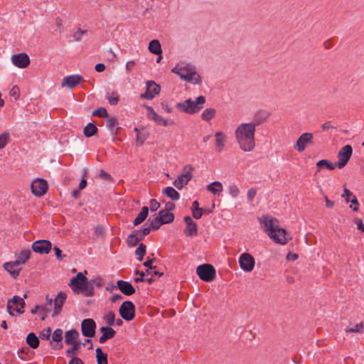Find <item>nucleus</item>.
<instances>
[{
    "instance_id": "nucleus-1",
    "label": "nucleus",
    "mask_w": 364,
    "mask_h": 364,
    "mask_svg": "<svg viewBox=\"0 0 364 364\" xmlns=\"http://www.w3.org/2000/svg\"><path fill=\"white\" fill-rule=\"evenodd\" d=\"M255 125L249 123L239 124L235 130V138L239 148L245 152L252 151L256 146Z\"/></svg>"
},
{
    "instance_id": "nucleus-2",
    "label": "nucleus",
    "mask_w": 364,
    "mask_h": 364,
    "mask_svg": "<svg viewBox=\"0 0 364 364\" xmlns=\"http://www.w3.org/2000/svg\"><path fill=\"white\" fill-rule=\"evenodd\" d=\"M259 222L263 230L276 243L285 245L291 240L287 231L279 228L278 220L276 218L269 215H262L259 218Z\"/></svg>"
},
{
    "instance_id": "nucleus-3",
    "label": "nucleus",
    "mask_w": 364,
    "mask_h": 364,
    "mask_svg": "<svg viewBox=\"0 0 364 364\" xmlns=\"http://www.w3.org/2000/svg\"><path fill=\"white\" fill-rule=\"evenodd\" d=\"M75 294H82L85 296H92L91 287L87 286V278L82 272H78L69 283Z\"/></svg>"
},
{
    "instance_id": "nucleus-4",
    "label": "nucleus",
    "mask_w": 364,
    "mask_h": 364,
    "mask_svg": "<svg viewBox=\"0 0 364 364\" xmlns=\"http://www.w3.org/2000/svg\"><path fill=\"white\" fill-rule=\"evenodd\" d=\"M205 102V97L199 96L195 101H193L189 98L186 100L184 102H178L176 107L178 110L191 114L200 111L203 108V105Z\"/></svg>"
},
{
    "instance_id": "nucleus-5",
    "label": "nucleus",
    "mask_w": 364,
    "mask_h": 364,
    "mask_svg": "<svg viewBox=\"0 0 364 364\" xmlns=\"http://www.w3.org/2000/svg\"><path fill=\"white\" fill-rule=\"evenodd\" d=\"M172 72L178 75L181 78L193 84H199L201 82L200 76L188 66L175 67Z\"/></svg>"
},
{
    "instance_id": "nucleus-6",
    "label": "nucleus",
    "mask_w": 364,
    "mask_h": 364,
    "mask_svg": "<svg viewBox=\"0 0 364 364\" xmlns=\"http://www.w3.org/2000/svg\"><path fill=\"white\" fill-rule=\"evenodd\" d=\"M26 306V302L23 298L18 296H14L7 301V311L11 316H14L13 311H15L18 314H23L24 312L23 309Z\"/></svg>"
},
{
    "instance_id": "nucleus-7",
    "label": "nucleus",
    "mask_w": 364,
    "mask_h": 364,
    "mask_svg": "<svg viewBox=\"0 0 364 364\" xmlns=\"http://www.w3.org/2000/svg\"><path fill=\"white\" fill-rule=\"evenodd\" d=\"M196 272L200 279L206 282L213 281L215 277V269L211 264H205L198 266Z\"/></svg>"
},
{
    "instance_id": "nucleus-8",
    "label": "nucleus",
    "mask_w": 364,
    "mask_h": 364,
    "mask_svg": "<svg viewBox=\"0 0 364 364\" xmlns=\"http://www.w3.org/2000/svg\"><path fill=\"white\" fill-rule=\"evenodd\" d=\"M119 313L122 318L131 321L135 316V306L130 301H126L119 307Z\"/></svg>"
},
{
    "instance_id": "nucleus-9",
    "label": "nucleus",
    "mask_w": 364,
    "mask_h": 364,
    "mask_svg": "<svg viewBox=\"0 0 364 364\" xmlns=\"http://www.w3.org/2000/svg\"><path fill=\"white\" fill-rule=\"evenodd\" d=\"M183 170L184 172L173 181L174 186L179 190L181 189L184 186L187 185L193 177L191 173L193 170L192 166H186Z\"/></svg>"
},
{
    "instance_id": "nucleus-10",
    "label": "nucleus",
    "mask_w": 364,
    "mask_h": 364,
    "mask_svg": "<svg viewBox=\"0 0 364 364\" xmlns=\"http://www.w3.org/2000/svg\"><path fill=\"white\" fill-rule=\"evenodd\" d=\"M353 154V149L350 145H346L341 149L338 154V161L337 166L342 168L348 164Z\"/></svg>"
},
{
    "instance_id": "nucleus-11",
    "label": "nucleus",
    "mask_w": 364,
    "mask_h": 364,
    "mask_svg": "<svg viewBox=\"0 0 364 364\" xmlns=\"http://www.w3.org/2000/svg\"><path fill=\"white\" fill-rule=\"evenodd\" d=\"M313 139L312 133H304L298 138L296 144L294 145V148L299 152H303L306 146L313 144Z\"/></svg>"
},
{
    "instance_id": "nucleus-12",
    "label": "nucleus",
    "mask_w": 364,
    "mask_h": 364,
    "mask_svg": "<svg viewBox=\"0 0 364 364\" xmlns=\"http://www.w3.org/2000/svg\"><path fill=\"white\" fill-rule=\"evenodd\" d=\"M48 188L46 181L41 178L36 179L31 185V192L38 197L43 196L47 192Z\"/></svg>"
},
{
    "instance_id": "nucleus-13",
    "label": "nucleus",
    "mask_w": 364,
    "mask_h": 364,
    "mask_svg": "<svg viewBox=\"0 0 364 364\" xmlns=\"http://www.w3.org/2000/svg\"><path fill=\"white\" fill-rule=\"evenodd\" d=\"M96 323L92 318H85L81 323V331L84 336L92 338L95 336Z\"/></svg>"
},
{
    "instance_id": "nucleus-14",
    "label": "nucleus",
    "mask_w": 364,
    "mask_h": 364,
    "mask_svg": "<svg viewBox=\"0 0 364 364\" xmlns=\"http://www.w3.org/2000/svg\"><path fill=\"white\" fill-rule=\"evenodd\" d=\"M239 264L242 270L250 272L254 269L255 259L250 254L243 253L240 256Z\"/></svg>"
},
{
    "instance_id": "nucleus-15",
    "label": "nucleus",
    "mask_w": 364,
    "mask_h": 364,
    "mask_svg": "<svg viewBox=\"0 0 364 364\" xmlns=\"http://www.w3.org/2000/svg\"><path fill=\"white\" fill-rule=\"evenodd\" d=\"M161 87L152 80L146 82V90L141 95V98L152 100L156 95L159 94Z\"/></svg>"
},
{
    "instance_id": "nucleus-16",
    "label": "nucleus",
    "mask_w": 364,
    "mask_h": 364,
    "mask_svg": "<svg viewBox=\"0 0 364 364\" xmlns=\"http://www.w3.org/2000/svg\"><path fill=\"white\" fill-rule=\"evenodd\" d=\"M11 62L15 66L19 68H25L29 65L30 58L26 53H21L13 55L11 56Z\"/></svg>"
},
{
    "instance_id": "nucleus-17",
    "label": "nucleus",
    "mask_w": 364,
    "mask_h": 364,
    "mask_svg": "<svg viewBox=\"0 0 364 364\" xmlns=\"http://www.w3.org/2000/svg\"><path fill=\"white\" fill-rule=\"evenodd\" d=\"M51 247V242L46 240H37L32 245L33 250L40 254H48L50 251Z\"/></svg>"
},
{
    "instance_id": "nucleus-18",
    "label": "nucleus",
    "mask_w": 364,
    "mask_h": 364,
    "mask_svg": "<svg viewBox=\"0 0 364 364\" xmlns=\"http://www.w3.org/2000/svg\"><path fill=\"white\" fill-rule=\"evenodd\" d=\"M84 81L83 77L79 75H71L63 78L61 86L73 88L76 87L80 82Z\"/></svg>"
},
{
    "instance_id": "nucleus-19",
    "label": "nucleus",
    "mask_w": 364,
    "mask_h": 364,
    "mask_svg": "<svg viewBox=\"0 0 364 364\" xmlns=\"http://www.w3.org/2000/svg\"><path fill=\"white\" fill-rule=\"evenodd\" d=\"M184 222L186 223V228L184 230V233L188 237H193L198 235V225L190 216L184 217Z\"/></svg>"
},
{
    "instance_id": "nucleus-20",
    "label": "nucleus",
    "mask_w": 364,
    "mask_h": 364,
    "mask_svg": "<svg viewBox=\"0 0 364 364\" xmlns=\"http://www.w3.org/2000/svg\"><path fill=\"white\" fill-rule=\"evenodd\" d=\"M66 300V294L63 292H59L54 299V311L53 316H55L60 314L63 306Z\"/></svg>"
},
{
    "instance_id": "nucleus-21",
    "label": "nucleus",
    "mask_w": 364,
    "mask_h": 364,
    "mask_svg": "<svg viewBox=\"0 0 364 364\" xmlns=\"http://www.w3.org/2000/svg\"><path fill=\"white\" fill-rule=\"evenodd\" d=\"M145 107L148 111L147 117L149 119H153L157 124L164 125L165 127L168 125L167 120L162 117L161 115L156 113L151 107L148 105H146Z\"/></svg>"
},
{
    "instance_id": "nucleus-22",
    "label": "nucleus",
    "mask_w": 364,
    "mask_h": 364,
    "mask_svg": "<svg viewBox=\"0 0 364 364\" xmlns=\"http://www.w3.org/2000/svg\"><path fill=\"white\" fill-rule=\"evenodd\" d=\"M117 288L126 296H130L135 293L134 287L129 282L118 280L117 282Z\"/></svg>"
},
{
    "instance_id": "nucleus-23",
    "label": "nucleus",
    "mask_w": 364,
    "mask_h": 364,
    "mask_svg": "<svg viewBox=\"0 0 364 364\" xmlns=\"http://www.w3.org/2000/svg\"><path fill=\"white\" fill-rule=\"evenodd\" d=\"M4 267L14 279L18 277L19 272L21 269L20 265L18 264V262L16 261L4 263Z\"/></svg>"
},
{
    "instance_id": "nucleus-24",
    "label": "nucleus",
    "mask_w": 364,
    "mask_h": 364,
    "mask_svg": "<svg viewBox=\"0 0 364 364\" xmlns=\"http://www.w3.org/2000/svg\"><path fill=\"white\" fill-rule=\"evenodd\" d=\"M269 117V113L266 111H258L257 112L252 118V121L250 122H248L249 124H252L255 125V128L259 124H262L264 122H265L267 118Z\"/></svg>"
},
{
    "instance_id": "nucleus-25",
    "label": "nucleus",
    "mask_w": 364,
    "mask_h": 364,
    "mask_svg": "<svg viewBox=\"0 0 364 364\" xmlns=\"http://www.w3.org/2000/svg\"><path fill=\"white\" fill-rule=\"evenodd\" d=\"M100 331L103 333L99 338L100 343H105L107 340L112 338L116 334V331L111 327L103 326L100 328Z\"/></svg>"
},
{
    "instance_id": "nucleus-26",
    "label": "nucleus",
    "mask_w": 364,
    "mask_h": 364,
    "mask_svg": "<svg viewBox=\"0 0 364 364\" xmlns=\"http://www.w3.org/2000/svg\"><path fill=\"white\" fill-rule=\"evenodd\" d=\"M215 137L216 150L218 152H221L225 148L227 136L223 132H217Z\"/></svg>"
},
{
    "instance_id": "nucleus-27",
    "label": "nucleus",
    "mask_w": 364,
    "mask_h": 364,
    "mask_svg": "<svg viewBox=\"0 0 364 364\" xmlns=\"http://www.w3.org/2000/svg\"><path fill=\"white\" fill-rule=\"evenodd\" d=\"M79 336V333L76 330H69L65 332V343L68 345L71 343H77L76 339Z\"/></svg>"
},
{
    "instance_id": "nucleus-28",
    "label": "nucleus",
    "mask_w": 364,
    "mask_h": 364,
    "mask_svg": "<svg viewBox=\"0 0 364 364\" xmlns=\"http://www.w3.org/2000/svg\"><path fill=\"white\" fill-rule=\"evenodd\" d=\"M159 217L161 221V223L163 224L170 223L174 220V215L173 213L164 210L159 211Z\"/></svg>"
},
{
    "instance_id": "nucleus-29",
    "label": "nucleus",
    "mask_w": 364,
    "mask_h": 364,
    "mask_svg": "<svg viewBox=\"0 0 364 364\" xmlns=\"http://www.w3.org/2000/svg\"><path fill=\"white\" fill-rule=\"evenodd\" d=\"M149 213V208L144 206L142 208L141 212L138 214L136 218L134 220L133 223L135 226L140 225L147 218Z\"/></svg>"
},
{
    "instance_id": "nucleus-30",
    "label": "nucleus",
    "mask_w": 364,
    "mask_h": 364,
    "mask_svg": "<svg viewBox=\"0 0 364 364\" xmlns=\"http://www.w3.org/2000/svg\"><path fill=\"white\" fill-rule=\"evenodd\" d=\"M162 193L168 198H170L172 200L176 201L180 198L179 193L171 186L165 188L163 190Z\"/></svg>"
},
{
    "instance_id": "nucleus-31",
    "label": "nucleus",
    "mask_w": 364,
    "mask_h": 364,
    "mask_svg": "<svg viewBox=\"0 0 364 364\" xmlns=\"http://www.w3.org/2000/svg\"><path fill=\"white\" fill-rule=\"evenodd\" d=\"M149 50L155 55H160L162 53L161 44L158 40H152L150 41Z\"/></svg>"
},
{
    "instance_id": "nucleus-32",
    "label": "nucleus",
    "mask_w": 364,
    "mask_h": 364,
    "mask_svg": "<svg viewBox=\"0 0 364 364\" xmlns=\"http://www.w3.org/2000/svg\"><path fill=\"white\" fill-rule=\"evenodd\" d=\"M337 164H333L330 161H328L326 159H321L316 163V166L318 167V169L316 173H317L323 167H326L329 170H334Z\"/></svg>"
},
{
    "instance_id": "nucleus-33",
    "label": "nucleus",
    "mask_w": 364,
    "mask_h": 364,
    "mask_svg": "<svg viewBox=\"0 0 364 364\" xmlns=\"http://www.w3.org/2000/svg\"><path fill=\"white\" fill-rule=\"evenodd\" d=\"M207 190L214 195H217L223 191V185L219 181H215L207 186Z\"/></svg>"
},
{
    "instance_id": "nucleus-34",
    "label": "nucleus",
    "mask_w": 364,
    "mask_h": 364,
    "mask_svg": "<svg viewBox=\"0 0 364 364\" xmlns=\"http://www.w3.org/2000/svg\"><path fill=\"white\" fill-rule=\"evenodd\" d=\"M26 343L32 348H36L39 346L38 338L34 333H29L26 337Z\"/></svg>"
},
{
    "instance_id": "nucleus-35",
    "label": "nucleus",
    "mask_w": 364,
    "mask_h": 364,
    "mask_svg": "<svg viewBox=\"0 0 364 364\" xmlns=\"http://www.w3.org/2000/svg\"><path fill=\"white\" fill-rule=\"evenodd\" d=\"M97 127L94 124L89 123L85 127L83 134L86 137H91L97 134Z\"/></svg>"
},
{
    "instance_id": "nucleus-36",
    "label": "nucleus",
    "mask_w": 364,
    "mask_h": 364,
    "mask_svg": "<svg viewBox=\"0 0 364 364\" xmlns=\"http://www.w3.org/2000/svg\"><path fill=\"white\" fill-rule=\"evenodd\" d=\"M31 255L30 250H23L18 255L16 262H18V265L24 264L29 258Z\"/></svg>"
},
{
    "instance_id": "nucleus-37",
    "label": "nucleus",
    "mask_w": 364,
    "mask_h": 364,
    "mask_svg": "<svg viewBox=\"0 0 364 364\" xmlns=\"http://www.w3.org/2000/svg\"><path fill=\"white\" fill-rule=\"evenodd\" d=\"M96 358L97 364H107V354L103 353L100 347L96 349Z\"/></svg>"
},
{
    "instance_id": "nucleus-38",
    "label": "nucleus",
    "mask_w": 364,
    "mask_h": 364,
    "mask_svg": "<svg viewBox=\"0 0 364 364\" xmlns=\"http://www.w3.org/2000/svg\"><path fill=\"white\" fill-rule=\"evenodd\" d=\"M102 285H103V280L100 277H97L90 281L87 280V286L91 287L92 296L94 294L95 287H100Z\"/></svg>"
},
{
    "instance_id": "nucleus-39",
    "label": "nucleus",
    "mask_w": 364,
    "mask_h": 364,
    "mask_svg": "<svg viewBox=\"0 0 364 364\" xmlns=\"http://www.w3.org/2000/svg\"><path fill=\"white\" fill-rule=\"evenodd\" d=\"M215 112H216V111L214 108L205 109L203 112V113L201 114V117L203 120L209 122L215 117Z\"/></svg>"
},
{
    "instance_id": "nucleus-40",
    "label": "nucleus",
    "mask_w": 364,
    "mask_h": 364,
    "mask_svg": "<svg viewBox=\"0 0 364 364\" xmlns=\"http://www.w3.org/2000/svg\"><path fill=\"white\" fill-rule=\"evenodd\" d=\"M146 247L143 243H141L135 251V255L137 256V260L141 262L144 256L146 254Z\"/></svg>"
},
{
    "instance_id": "nucleus-41",
    "label": "nucleus",
    "mask_w": 364,
    "mask_h": 364,
    "mask_svg": "<svg viewBox=\"0 0 364 364\" xmlns=\"http://www.w3.org/2000/svg\"><path fill=\"white\" fill-rule=\"evenodd\" d=\"M92 115L98 116V117H102V118H108V117H109L107 109L104 107H99V108L95 109L92 112Z\"/></svg>"
},
{
    "instance_id": "nucleus-42",
    "label": "nucleus",
    "mask_w": 364,
    "mask_h": 364,
    "mask_svg": "<svg viewBox=\"0 0 364 364\" xmlns=\"http://www.w3.org/2000/svg\"><path fill=\"white\" fill-rule=\"evenodd\" d=\"M104 319L106 322V323L109 326H114L115 322V314L113 311L108 312L106 315L104 316Z\"/></svg>"
},
{
    "instance_id": "nucleus-43",
    "label": "nucleus",
    "mask_w": 364,
    "mask_h": 364,
    "mask_svg": "<svg viewBox=\"0 0 364 364\" xmlns=\"http://www.w3.org/2000/svg\"><path fill=\"white\" fill-rule=\"evenodd\" d=\"M363 329V322H360L359 323H357L354 327L346 328L345 329V332L346 333H361Z\"/></svg>"
},
{
    "instance_id": "nucleus-44",
    "label": "nucleus",
    "mask_w": 364,
    "mask_h": 364,
    "mask_svg": "<svg viewBox=\"0 0 364 364\" xmlns=\"http://www.w3.org/2000/svg\"><path fill=\"white\" fill-rule=\"evenodd\" d=\"M240 189L235 183L230 184L228 186V193L232 198H236L240 194Z\"/></svg>"
},
{
    "instance_id": "nucleus-45",
    "label": "nucleus",
    "mask_w": 364,
    "mask_h": 364,
    "mask_svg": "<svg viewBox=\"0 0 364 364\" xmlns=\"http://www.w3.org/2000/svg\"><path fill=\"white\" fill-rule=\"evenodd\" d=\"M139 242L137 237L132 232L127 238V243L129 247H134Z\"/></svg>"
},
{
    "instance_id": "nucleus-46",
    "label": "nucleus",
    "mask_w": 364,
    "mask_h": 364,
    "mask_svg": "<svg viewBox=\"0 0 364 364\" xmlns=\"http://www.w3.org/2000/svg\"><path fill=\"white\" fill-rule=\"evenodd\" d=\"M118 124V121H117V119L116 117H108V119L106 122V127L109 129L111 130L112 132H113L114 127Z\"/></svg>"
},
{
    "instance_id": "nucleus-47",
    "label": "nucleus",
    "mask_w": 364,
    "mask_h": 364,
    "mask_svg": "<svg viewBox=\"0 0 364 364\" xmlns=\"http://www.w3.org/2000/svg\"><path fill=\"white\" fill-rule=\"evenodd\" d=\"M9 134L4 132L0 134V149L4 148L9 142Z\"/></svg>"
},
{
    "instance_id": "nucleus-48",
    "label": "nucleus",
    "mask_w": 364,
    "mask_h": 364,
    "mask_svg": "<svg viewBox=\"0 0 364 364\" xmlns=\"http://www.w3.org/2000/svg\"><path fill=\"white\" fill-rule=\"evenodd\" d=\"M52 339L53 341L60 342L63 339V330L57 328L53 333Z\"/></svg>"
},
{
    "instance_id": "nucleus-49",
    "label": "nucleus",
    "mask_w": 364,
    "mask_h": 364,
    "mask_svg": "<svg viewBox=\"0 0 364 364\" xmlns=\"http://www.w3.org/2000/svg\"><path fill=\"white\" fill-rule=\"evenodd\" d=\"M87 31L86 30H82L81 28H78L73 35V37L75 41H80L83 35L87 34Z\"/></svg>"
},
{
    "instance_id": "nucleus-50",
    "label": "nucleus",
    "mask_w": 364,
    "mask_h": 364,
    "mask_svg": "<svg viewBox=\"0 0 364 364\" xmlns=\"http://www.w3.org/2000/svg\"><path fill=\"white\" fill-rule=\"evenodd\" d=\"M50 311V308L47 306H41L39 314L41 316V320L44 321L48 316V313Z\"/></svg>"
},
{
    "instance_id": "nucleus-51",
    "label": "nucleus",
    "mask_w": 364,
    "mask_h": 364,
    "mask_svg": "<svg viewBox=\"0 0 364 364\" xmlns=\"http://www.w3.org/2000/svg\"><path fill=\"white\" fill-rule=\"evenodd\" d=\"M73 346L67 350L66 354L67 356H71V355L75 354V352L79 349L80 348V343H71Z\"/></svg>"
},
{
    "instance_id": "nucleus-52",
    "label": "nucleus",
    "mask_w": 364,
    "mask_h": 364,
    "mask_svg": "<svg viewBox=\"0 0 364 364\" xmlns=\"http://www.w3.org/2000/svg\"><path fill=\"white\" fill-rule=\"evenodd\" d=\"M161 220H159V217H156L151 222V228L153 230H158L161 225H164L163 223H161Z\"/></svg>"
},
{
    "instance_id": "nucleus-53",
    "label": "nucleus",
    "mask_w": 364,
    "mask_h": 364,
    "mask_svg": "<svg viewBox=\"0 0 364 364\" xmlns=\"http://www.w3.org/2000/svg\"><path fill=\"white\" fill-rule=\"evenodd\" d=\"M51 335V329L50 328L48 327L47 328L44 329L41 334V338L43 340L48 341L50 339Z\"/></svg>"
},
{
    "instance_id": "nucleus-54",
    "label": "nucleus",
    "mask_w": 364,
    "mask_h": 364,
    "mask_svg": "<svg viewBox=\"0 0 364 364\" xmlns=\"http://www.w3.org/2000/svg\"><path fill=\"white\" fill-rule=\"evenodd\" d=\"M146 134H141L138 133L136 135V143L138 145H141L144 144V141L147 139Z\"/></svg>"
},
{
    "instance_id": "nucleus-55",
    "label": "nucleus",
    "mask_w": 364,
    "mask_h": 364,
    "mask_svg": "<svg viewBox=\"0 0 364 364\" xmlns=\"http://www.w3.org/2000/svg\"><path fill=\"white\" fill-rule=\"evenodd\" d=\"M107 100L111 105H115L119 102V97L117 95L112 93V96L109 95L107 97Z\"/></svg>"
},
{
    "instance_id": "nucleus-56",
    "label": "nucleus",
    "mask_w": 364,
    "mask_h": 364,
    "mask_svg": "<svg viewBox=\"0 0 364 364\" xmlns=\"http://www.w3.org/2000/svg\"><path fill=\"white\" fill-rule=\"evenodd\" d=\"M257 194V190L254 188H250L247 193V197L249 201H252Z\"/></svg>"
},
{
    "instance_id": "nucleus-57",
    "label": "nucleus",
    "mask_w": 364,
    "mask_h": 364,
    "mask_svg": "<svg viewBox=\"0 0 364 364\" xmlns=\"http://www.w3.org/2000/svg\"><path fill=\"white\" fill-rule=\"evenodd\" d=\"M350 202H351V205H350V207L354 211H358V210L359 203H358L357 198L355 196H353V198L350 200Z\"/></svg>"
},
{
    "instance_id": "nucleus-58",
    "label": "nucleus",
    "mask_w": 364,
    "mask_h": 364,
    "mask_svg": "<svg viewBox=\"0 0 364 364\" xmlns=\"http://www.w3.org/2000/svg\"><path fill=\"white\" fill-rule=\"evenodd\" d=\"M160 207V203L156 199H151L150 200V210L154 212L156 211Z\"/></svg>"
},
{
    "instance_id": "nucleus-59",
    "label": "nucleus",
    "mask_w": 364,
    "mask_h": 364,
    "mask_svg": "<svg viewBox=\"0 0 364 364\" xmlns=\"http://www.w3.org/2000/svg\"><path fill=\"white\" fill-rule=\"evenodd\" d=\"M135 274L140 275L139 277H136L134 279L135 282H141L145 281V279H144V276L146 275L145 272L139 271V270H136Z\"/></svg>"
},
{
    "instance_id": "nucleus-60",
    "label": "nucleus",
    "mask_w": 364,
    "mask_h": 364,
    "mask_svg": "<svg viewBox=\"0 0 364 364\" xmlns=\"http://www.w3.org/2000/svg\"><path fill=\"white\" fill-rule=\"evenodd\" d=\"M353 196V193L350 192L348 188H344V193L342 195V198H345L346 203H349L350 201V197Z\"/></svg>"
},
{
    "instance_id": "nucleus-61",
    "label": "nucleus",
    "mask_w": 364,
    "mask_h": 364,
    "mask_svg": "<svg viewBox=\"0 0 364 364\" xmlns=\"http://www.w3.org/2000/svg\"><path fill=\"white\" fill-rule=\"evenodd\" d=\"M53 251L55 252V255L58 260L61 261L65 257V255H62V251L56 246L53 247Z\"/></svg>"
},
{
    "instance_id": "nucleus-62",
    "label": "nucleus",
    "mask_w": 364,
    "mask_h": 364,
    "mask_svg": "<svg viewBox=\"0 0 364 364\" xmlns=\"http://www.w3.org/2000/svg\"><path fill=\"white\" fill-rule=\"evenodd\" d=\"M11 97H14L16 100L19 97V90L17 86H14L9 92Z\"/></svg>"
},
{
    "instance_id": "nucleus-63",
    "label": "nucleus",
    "mask_w": 364,
    "mask_h": 364,
    "mask_svg": "<svg viewBox=\"0 0 364 364\" xmlns=\"http://www.w3.org/2000/svg\"><path fill=\"white\" fill-rule=\"evenodd\" d=\"M204 212H205V210L203 208H200V210H193L192 211L193 217L195 219L198 220L202 217Z\"/></svg>"
},
{
    "instance_id": "nucleus-64",
    "label": "nucleus",
    "mask_w": 364,
    "mask_h": 364,
    "mask_svg": "<svg viewBox=\"0 0 364 364\" xmlns=\"http://www.w3.org/2000/svg\"><path fill=\"white\" fill-rule=\"evenodd\" d=\"M68 364H84V363L80 358L73 356Z\"/></svg>"
}]
</instances>
